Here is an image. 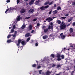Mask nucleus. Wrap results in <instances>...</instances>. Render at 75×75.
Returning <instances> with one entry per match:
<instances>
[{
  "mask_svg": "<svg viewBox=\"0 0 75 75\" xmlns=\"http://www.w3.org/2000/svg\"><path fill=\"white\" fill-rule=\"evenodd\" d=\"M13 29H15L16 28V25H13Z\"/></svg>",
  "mask_w": 75,
  "mask_h": 75,
  "instance_id": "obj_44",
  "label": "nucleus"
},
{
  "mask_svg": "<svg viewBox=\"0 0 75 75\" xmlns=\"http://www.w3.org/2000/svg\"><path fill=\"white\" fill-rule=\"evenodd\" d=\"M40 9L41 10H45V9L44 8V6H42L40 8Z\"/></svg>",
  "mask_w": 75,
  "mask_h": 75,
  "instance_id": "obj_16",
  "label": "nucleus"
},
{
  "mask_svg": "<svg viewBox=\"0 0 75 75\" xmlns=\"http://www.w3.org/2000/svg\"><path fill=\"white\" fill-rule=\"evenodd\" d=\"M41 66H39L37 67V69H39L41 68Z\"/></svg>",
  "mask_w": 75,
  "mask_h": 75,
  "instance_id": "obj_45",
  "label": "nucleus"
},
{
  "mask_svg": "<svg viewBox=\"0 0 75 75\" xmlns=\"http://www.w3.org/2000/svg\"><path fill=\"white\" fill-rule=\"evenodd\" d=\"M30 37L28 38L26 40V41L27 42H28V41H30Z\"/></svg>",
  "mask_w": 75,
  "mask_h": 75,
  "instance_id": "obj_30",
  "label": "nucleus"
},
{
  "mask_svg": "<svg viewBox=\"0 0 75 75\" xmlns=\"http://www.w3.org/2000/svg\"><path fill=\"white\" fill-rule=\"evenodd\" d=\"M35 1V0H31V1H30L29 3V5H31L33 4L34 3V2Z\"/></svg>",
  "mask_w": 75,
  "mask_h": 75,
  "instance_id": "obj_8",
  "label": "nucleus"
},
{
  "mask_svg": "<svg viewBox=\"0 0 75 75\" xmlns=\"http://www.w3.org/2000/svg\"><path fill=\"white\" fill-rule=\"evenodd\" d=\"M51 56L52 57H53V58H54V57H55V55H54V54H51Z\"/></svg>",
  "mask_w": 75,
  "mask_h": 75,
  "instance_id": "obj_33",
  "label": "nucleus"
},
{
  "mask_svg": "<svg viewBox=\"0 0 75 75\" xmlns=\"http://www.w3.org/2000/svg\"><path fill=\"white\" fill-rule=\"evenodd\" d=\"M69 16V14H68V13H67L65 15V17H67V16Z\"/></svg>",
  "mask_w": 75,
  "mask_h": 75,
  "instance_id": "obj_46",
  "label": "nucleus"
},
{
  "mask_svg": "<svg viewBox=\"0 0 75 75\" xmlns=\"http://www.w3.org/2000/svg\"><path fill=\"white\" fill-rule=\"evenodd\" d=\"M54 17H53L52 18H51L49 17H48V18H47L46 19V21H48V20H49V21H52V20H53V19H54Z\"/></svg>",
  "mask_w": 75,
  "mask_h": 75,
  "instance_id": "obj_4",
  "label": "nucleus"
},
{
  "mask_svg": "<svg viewBox=\"0 0 75 75\" xmlns=\"http://www.w3.org/2000/svg\"><path fill=\"white\" fill-rule=\"evenodd\" d=\"M70 32L71 33H72L74 31V29L72 28H71L69 29Z\"/></svg>",
  "mask_w": 75,
  "mask_h": 75,
  "instance_id": "obj_13",
  "label": "nucleus"
},
{
  "mask_svg": "<svg viewBox=\"0 0 75 75\" xmlns=\"http://www.w3.org/2000/svg\"><path fill=\"white\" fill-rule=\"evenodd\" d=\"M7 42L8 43H10V42H11V40H8L7 41Z\"/></svg>",
  "mask_w": 75,
  "mask_h": 75,
  "instance_id": "obj_27",
  "label": "nucleus"
},
{
  "mask_svg": "<svg viewBox=\"0 0 75 75\" xmlns=\"http://www.w3.org/2000/svg\"><path fill=\"white\" fill-rule=\"evenodd\" d=\"M30 34L31 33H28L25 35V37H28Z\"/></svg>",
  "mask_w": 75,
  "mask_h": 75,
  "instance_id": "obj_12",
  "label": "nucleus"
},
{
  "mask_svg": "<svg viewBox=\"0 0 75 75\" xmlns=\"http://www.w3.org/2000/svg\"><path fill=\"white\" fill-rule=\"evenodd\" d=\"M49 5H47L45 6V7L44 8H46V9H47V8H48L49 7Z\"/></svg>",
  "mask_w": 75,
  "mask_h": 75,
  "instance_id": "obj_28",
  "label": "nucleus"
},
{
  "mask_svg": "<svg viewBox=\"0 0 75 75\" xmlns=\"http://www.w3.org/2000/svg\"><path fill=\"white\" fill-rule=\"evenodd\" d=\"M34 10L33 9H31L28 11V13L29 14H32L33 13H34Z\"/></svg>",
  "mask_w": 75,
  "mask_h": 75,
  "instance_id": "obj_6",
  "label": "nucleus"
},
{
  "mask_svg": "<svg viewBox=\"0 0 75 75\" xmlns=\"http://www.w3.org/2000/svg\"><path fill=\"white\" fill-rule=\"evenodd\" d=\"M57 12L58 11H57V10H55V11H54L52 13L53 14H57Z\"/></svg>",
  "mask_w": 75,
  "mask_h": 75,
  "instance_id": "obj_14",
  "label": "nucleus"
},
{
  "mask_svg": "<svg viewBox=\"0 0 75 75\" xmlns=\"http://www.w3.org/2000/svg\"><path fill=\"white\" fill-rule=\"evenodd\" d=\"M20 1H21L20 0H17V4H18V3H19Z\"/></svg>",
  "mask_w": 75,
  "mask_h": 75,
  "instance_id": "obj_36",
  "label": "nucleus"
},
{
  "mask_svg": "<svg viewBox=\"0 0 75 75\" xmlns=\"http://www.w3.org/2000/svg\"><path fill=\"white\" fill-rule=\"evenodd\" d=\"M54 3V2L53 1H51L50 3H49V4L48 5L49 6H50V5H52V4Z\"/></svg>",
  "mask_w": 75,
  "mask_h": 75,
  "instance_id": "obj_24",
  "label": "nucleus"
},
{
  "mask_svg": "<svg viewBox=\"0 0 75 75\" xmlns=\"http://www.w3.org/2000/svg\"><path fill=\"white\" fill-rule=\"evenodd\" d=\"M11 37V35H8L7 36V38H9L10 37Z\"/></svg>",
  "mask_w": 75,
  "mask_h": 75,
  "instance_id": "obj_40",
  "label": "nucleus"
},
{
  "mask_svg": "<svg viewBox=\"0 0 75 75\" xmlns=\"http://www.w3.org/2000/svg\"><path fill=\"white\" fill-rule=\"evenodd\" d=\"M39 3H40L39 0L36 1V4H39Z\"/></svg>",
  "mask_w": 75,
  "mask_h": 75,
  "instance_id": "obj_32",
  "label": "nucleus"
},
{
  "mask_svg": "<svg viewBox=\"0 0 75 75\" xmlns=\"http://www.w3.org/2000/svg\"><path fill=\"white\" fill-rule=\"evenodd\" d=\"M34 42V41L33 40H31V42H30L31 44H32V43H33Z\"/></svg>",
  "mask_w": 75,
  "mask_h": 75,
  "instance_id": "obj_49",
  "label": "nucleus"
},
{
  "mask_svg": "<svg viewBox=\"0 0 75 75\" xmlns=\"http://www.w3.org/2000/svg\"><path fill=\"white\" fill-rule=\"evenodd\" d=\"M52 67H55V64H53L52 65Z\"/></svg>",
  "mask_w": 75,
  "mask_h": 75,
  "instance_id": "obj_54",
  "label": "nucleus"
},
{
  "mask_svg": "<svg viewBox=\"0 0 75 75\" xmlns=\"http://www.w3.org/2000/svg\"><path fill=\"white\" fill-rule=\"evenodd\" d=\"M48 38V36L46 35H45L43 37V38L44 40H45V39H47Z\"/></svg>",
  "mask_w": 75,
  "mask_h": 75,
  "instance_id": "obj_18",
  "label": "nucleus"
},
{
  "mask_svg": "<svg viewBox=\"0 0 75 75\" xmlns=\"http://www.w3.org/2000/svg\"><path fill=\"white\" fill-rule=\"evenodd\" d=\"M38 45V43H35V45L36 47H37Z\"/></svg>",
  "mask_w": 75,
  "mask_h": 75,
  "instance_id": "obj_41",
  "label": "nucleus"
},
{
  "mask_svg": "<svg viewBox=\"0 0 75 75\" xmlns=\"http://www.w3.org/2000/svg\"><path fill=\"white\" fill-rule=\"evenodd\" d=\"M30 18V16H29L28 17H26V19H27V20H28V19H29Z\"/></svg>",
  "mask_w": 75,
  "mask_h": 75,
  "instance_id": "obj_51",
  "label": "nucleus"
},
{
  "mask_svg": "<svg viewBox=\"0 0 75 75\" xmlns=\"http://www.w3.org/2000/svg\"><path fill=\"white\" fill-rule=\"evenodd\" d=\"M40 23H37V27H38V26H40Z\"/></svg>",
  "mask_w": 75,
  "mask_h": 75,
  "instance_id": "obj_39",
  "label": "nucleus"
},
{
  "mask_svg": "<svg viewBox=\"0 0 75 75\" xmlns=\"http://www.w3.org/2000/svg\"><path fill=\"white\" fill-rule=\"evenodd\" d=\"M57 23L59 24H60L61 23V21L60 20H58L57 21Z\"/></svg>",
  "mask_w": 75,
  "mask_h": 75,
  "instance_id": "obj_21",
  "label": "nucleus"
},
{
  "mask_svg": "<svg viewBox=\"0 0 75 75\" xmlns=\"http://www.w3.org/2000/svg\"><path fill=\"white\" fill-rule=\"evenodd\" d=\"M66 50V48H65V47H64V48H63L62 49V51H63V52H64V51H65Z\"/></svg>",
  "mask_w": 75,
  "mask_h": 75,
  "instance_id": "obj_35",
  "label": "nucleus"
},
{
  "mask_svg": "<svg viewBox=\"0 0 75 75\" xmlns=\"http://www.w3.org/2000/svg\"><path fill=\"white\" fill-rule=\"evenodd\" d=\"M25 12V8H22L20 11L21 13H24Z\"/></svg>",
  "mask_w": 75,
  "mask_h": 75,
  "instance_id": "obj_7",
  "label": "nucleus"
},
{
  "mask_svg": "<svg viewBox=\"0 0 75 75\" xmlns=\"http://www.w3.org/2000/svg\"><path fill=\"white\" fill-rule=\"evenodd\" d=\"M71 25V24H68L67 26V27H69V26H70V25Z\"/></svg>",
  "mask_w": 75,
  "mask_h": 75,
  "instance_id": "obj_58",
  "label": "nucleus"
},
{
  "mask_svg": "<svg viewBox=\"0 0 75 75\" xmlns=\"http://www.w3.org/2000/svg\"><path fill=\"white\" fill-rule=\"evenodd\" d=\"M52 10H51L49 12V14H51V13H52Z\"/></svg>",
  "mask_w": 75,
  "mask_h": 75,
  "instance_id": "obj_37",
  "label": "nucleus"
},
{
  "mask_svg": "<svg viewBox=\"0 0 75 75\" xmlns=\"http://www.w3.org/2000/svg\"><path fill=\"white\" fill-rule=\"evenodd\" d=\"M66 27H67V26L65 23H63L60 26V28L61 30H64L66 28Z\"/></svg>",
  "mask_w": 75,
  "mask_h": 75,
  "instance_id": "obj_2",
  "label": "nucleus"
},
{
  "mask_svg": "<svg viewBox=\"0 0 75 75\" xmlns=\"http://www.w3.org/2000/svg\"><path fill=\"white\" fill-rule=\"evenodd\" d=\"M19 20H20V16H19L17 18V21H19Z\"/></svg>",
  "mask_w": 75,
  "mask_h": 75,
  "instance_id": "obj_31",
  "label": "nucleus"
},
{
  "mask_svg": "<svg viewBox=\"0 0 75 75\" xmlns=\"http://www.w3.org/2000/svg\"><path fill=\"white\" fill-rule=\"evenodd\" d=\"M61 18H62V19H65V18H66V17H62Z\"/></svg>",
  "mask_w": 75,
  "mask_h": 75,
  "instance_id": "obj_47",
  "label": "nucleus"
},
{
  "mask_svg": "<svg viewBox=\"0 0 75 75\" xmlns=\"http://www.w3.org/2000/svg\"><path fill=\"white\" fill-rule=\"evenodd\" d=\"M51 73V72L49 70H47L46 72V75H50V74Z\"/></svg>",
  "mask_w": 75,
  "mask_h": 75,
  "instance_id": "obj_10",
  "label": "nucleus"
},
{
  "mask_svg": "<svg viewBox=\"0 0 75 75\" xmlns=\"http://www.w3.org/2000/svg\"><path fill=\"white\" fill-rule=\"evenodd\" d=\"M49 3H50V1H48L47 2H46L44 4V6H46V5H48V4H49Z\"/></svg>",
  "mask_w": 75,
  "mask_h": 75,
  "instance_id": "obj_15",
  "label": "nucleus"
},
{
  "mask_svg": "<svg viewBox=\"0 0 75 75\" xmlns=\"http://www.w3.org/2000/svg\"><path fill=\"white\" fill-rule=\"evenodd\" d=\"M50 25H49L48 26V28L46 29H44V33H47L48 32L49 30H50Z\"/></svg>",
  "mask_w": 75,
  "mask_h": 75,
  "instance_id": "obj_3",
  "label": "nucleus"
},
{
  "mask_svg": "<svg viewBox=\"0 0 75 75\" xmlns=\"http://www.w3.org/2000/svg\"><path fill=\"white\" fill-rule=\"evenodd\" d=\"M42 72V70H40L39 71V74H41V72Z\"/></svg>",
  "mask_w": 75,
  "mask_h": 75,
  "instance_id": "obj_43",
  "label": "nucleus"
},
{
  "mask_svg": "<svg viewBox=\"0 0 75 75\" xmlns=\"http://www.w3.org/2000/svg\"><path fill=\"white\" fill-rule=\"evenodd\" d=\"M56 6H57V4H55L54 5V7H56Z\"/></svg>",
  "mask_w": 75,
  "mask_h": 75,
  "instance_id": "obj_57",
  "label": "nucleus"
},
{
  "mask_svg": "<svg viewBox=\"0 0 75 75\" xmlns=\"http://www.w3.org/2000/svg\"><path fill=\"white\" fill-rule=\"evenodd\" d=\"M61 9V6H58L57 8V10H60Z\"/></svg>",
  "mask_w": 75,
  "mask_h": 75,
  "instance_id": "obj_29",
  "label": "nucleus"
},
{
  "mask_svg": "<svg viewBox=\"0 0 75 75\" xmlns=\"http://www.w3.org/2000/svg\"><path fill=\"white\" fill-rule=\"evenodd\" d=\"M60 35L61 36V37H62V36H63V33H62L60 34Z\"/></svg>",
  "mask_w": 75,
  "mask_h": 75,
  "instance_id": "obj_53",
  "label": "nucleus"
},
{
  "mask_svg": "<svg viewBox=\"0 0 75 75\" xmlns=\"http://www.w3.org/2000/svg\"><path fill=\"white\" fill-rule=\"evenodd\" d=\"M61 38H62V39H64V38H65V36L64 35H63L61 36Z\"/></svg>",
  "mask_w": 75,
  "mask_h": 75,
  "instance_id": "obj_25",
  "label": "nucleus"
},
{
  "mask_svg": "<svg viewBox=\"0 0 75 75\" xmlns=\"http://www.w3.org/2000/svg\"><path fill=\"white\" fill-rule=\"evenodd\" d=\"M14 30L13 29H12L11 30V32L10 33H14Z\"/></svg>",
  "mask_w": 75,
  "mask_h": 75,
  "instance_id": "obj_22",
  "label": "nucleus"
},
{
  "mask_svg": "<svg viewBox=\"0 0 75 75\" xmlns=\"http://www.w3.org/2000/svg\"><path fill=\"white\" fill-rule=\"evenodd\" d=\"M21 44L23 45H25L26 43H25V42L23 41L21 42Z\"/></svg>",
  "mask_w": 75,
  "mask_h": 75,
  "instance_id": "obj_19",
  "label": "nucleus"
},
{
  "mask_svg": "<svg viewBox=\"0 0 75 75\" xmlns=\"http://www.w3.org/2000/svg\"><path fill=\"white\" fill-rule=\"evenodd\" d=\"M61 67V65H57V68H59Z\"/></svg>",
  "mask_w": 75,
  "mask_h": 75,
  "instance_id": "obj_34",
  "label": "nucleus"
},
{
  "mask_svg": "<svg viewBox=\"0 0 75 75\" xmlns=\"http://www.w3.org/2000/svg\"><path fill=\"white\" fill-rule=\"evenodd\" d=\"M29 28L30 30H32V28H33V27L31 25H29Z\"/></svg>",
  "mask_w": 75,
  "mask_h": 75,
  "instance_id": "obj_20",
  "label": "nucleus"
},
{
  "mask_svg": "<svg viewBox=\"0 0 75 75\" xmlns=\"http://www.w3.org/2000/svg\"><path fill=\"white\" fill-rule=\"evenodd\" d=\"M45 28V26H43L42 27V29H44Z\"/></svg>",
  "mask_w": 75,
  "mask_h": 75,
  "instance_id": "obj_59",
  "label": "nucleus"
},
{
  "mask_svg": "<svg viewBox=\"0 0 75 75\" xmlns=\"http://www.w3.org/2000/svg\"><path fill=\"white\" fill-rule=\"evenodd\" d=\"M74 71H73L71 73V74H74Z\"/></svg>",
  "mask_w": 75,
  "mask_h": 75,
  "instance_id": "obj_60",
  "label": "nucleus"
},
{
  "mask_svg": "<svg viewBox=\"0 0 75 75\" xmlns=\"http://www.w3.org/2000/svg\"><path fill=\"white\" fill-rule=\"evenodd\" d=\"M56 75H60V74H56Z\"/></svg>",
  "mask_w": 75,
  "mask_h": 75,
  "instance_id": "obj_63",
  "label": "nucleus"
},
{
  "mask_svg": "<svg viewBox=\"0 0 75 75\" xmlns=\"http://www.w3.org/2000/svg\"><path fill=\"white\" fill-rule=\"evenodd\" d=\"M25 27H26V25H25V24H23L22 25V26L21 27V28L22 29H24Z\"/></svg>",
  "mask_w": 75,
  "mask_h": 75,
  "instance_id": "obj_17",
  "label": "nucleus"
},
{
  "mask_svg": "<svg viewBox=\"0 0 75 75\" xmlns=\"http://www.w3.org/2000/svg\"><path fill=\"white\" fill-rule=\"evenodd\" d=\"M36 66L37 64H34L32 65V67H33V68H35V67H36Z\"/></svg>",
  "mask_w": 75,
  "mask_h": 75,
  "instance_id": "obj_23",
  "label": "nucleus"
},
{
  "mask_svg": "<svg viewBox=\"0 0 75 75\" xmlns=\"http://www.w3.org/2000/svg\"><path fill=\"white\" fill-rule=\"evenodd\" d=\"M37 18H35L34 19L33 21H37Z\"/></svg>",
  "mask_w": 75,
  "mask_h": 75,
  "instance_id": "obj_42",
  "label": "nucleus"
},
{
  "mask_svg": "<svg viewBox=\"0 0 75 75\" xmlns=\"http://www.w3.org/2000/svg\"><path fill=\"white\" fill-rule=\"evenodd\" d=\"M34 31V30H32L31 31V33H33Z\"/></svg>",
  "mask_w": 75,
  "mask_h": 75,
  "instance_id": "obj_56",
  "label": "nucleus"
},
{
  "mask_svg": "<svg viewBox=\"0 0 75 75\" xmlns=\"http://www.w3.org/2000/svg\"><path fill=\"white\" fill-rule=\"evenodd\" d=\"M13 37H16V35L15 34H14V35H13Z\"/></svg>",
  "mask_w": 75,
  "mask_h": 75,
  "instance_id": "obj_52",
  "label": "nucleus"
},
{
  "mask_svg": "<svg viewBox=\"0 0 75 75\" xmlns=\"http://www.w3.org/2000/svg\"><path fill=\"white\" fill-rule=\"evenodd\" d=\"M28 0H24L25 1H27Z\"/></svg>",
  "mask_w": 75,
  "mask_h": 75,
  "instance_id": "obj_64",
  "label": "nucleus"
},
{
  "mask_svg": "<svg viewBox=\"0 0 75 75\" xmlns=\"http://www.w3.org/2000/svg\"><path fill=\"white\" fill-rule=\"evenodd\" d=\"M51 26H50V28L51 29V30H52L53 29V23L52 22L50 23Z\"/></svg>",
  "mask_w": 75,
  "mask_h": 75,
  "instance_id": "obj_9",
  "label": "nucleus"
},
{
  "mask_svg": "<svg viewBox=\"0 0 75 75\" xmlns=\"http://www.w3.org/2000/svg\"><path fill=\"white\" fill-rule=\"evenodd\" d=\"M57 61H61L62 59H64L65 56H64V55L62 54L61 56V54H58L57 55ZM60 57H61L62 59L60 58Z\"/></svg>",
  "mask_w": 75,
  "mask_h": 75,
  "instance_id": "obj_1",
  "label": "nucleus"
},
{
  "mask_svg": "<svg viewBox=\"0 0 75 75\" xmlns=\"http://www.w3.org/2000/svg\"><path fill=\"white\" fill-rule=\"evenodd\" d=\"M73 26H75V22H73L72 24Z\"/></svg>",
  "mask_w": 75,
  "mask_h": 75,
  "instance_id": "obj_48",
  "label": "nucleus"
},
{
  "mask_svg": "<svg viewBox=\"0 0 75 75\" xmlns=\"http://www.w3.org/2000/svg\"><path fill=\"white\" fill-rule=\"evenodd\" d=\"M10 40H11V42H13V41H14V40H15V38H12Z\"/></svg>",
  "mask_w": 75,
  "mask_h": 75,
  "instance_id": "obj_26",
  "label": "nucleus"
},
{
  "mask_svg": "<svg viewBox=\"0 0 75 75\" xmlns=\"http://www.w3.org/2000/svg\"><path fill=\"white\" fill-rule=\"evenodd\" d=\"M21 40L20 39H19L18 40V43L17 44V46H18V48H19V47H20V44L21 43Z\"/></svg>",
  "mask_w": 75,
  "mask_h": 75,
  "instance_id": "obj_5",
  "label": "nucleus"
},
{
  "mask_svg": "<svg viewBox=\"0 0 75 75\" xmlns=\"http://www.w3.org/2000/svg\"><path fill=\"white\" fill-rule=\"evenodd\" d=\"M36 62L37 63V64H38V61H37V60H36Z\"/></svg>",
  "mask_w": 75,
  "mask_h": 75,
  "instance_id": "obj_61",
  "label": "nucleus"
},
{
  "mask_svg": "<svg viewBox=\"0 0 75 75\" xmlns=\"http://www.w3.org/2000/svg\"><path fill=\"white\" fill-rule=\"evenodd\" d=\"M11 8H12L11 7L10 8H8L7 9H6V11L5 12V13H7V11H11V9H11Z\"/></svg>",
  "mask_w": 75,
  "mask_h": 75,
  "instance_id": "obj_11",
  "label": "nucleus"
},
{
  "mask_svg": "<svg viewBox=\"0 0 75 75\" xmlns=\"http://www.w3.org/2000/svg\"><path fill=\"white\" fill-rule=\"evenodd\" d=\"M10 1L9 0H7L6 2L7 3H10Z\"/></svg>",
  "mask_w": 75,
  "mask_h": 75,
  "instance_id": "obj_50",
  "label": "nucleus"
},
{
  "mask_svg": "<svg viewBox=\"0 0 75 75\" xmlns=\"http://www.w3.org/2000/svg\"><path fill=\"white\" fill-rule=\"evenodd\" d=\"M71 20H72V18H71L68 20V22H70V21H71Z\"/></svg>",
  "mask_w": 75,
  "mask_h": 75,
  "instance_id": "obj_38",
  "label": "nucleus"
},
{
  "mask_svg": "<svg viewBox=\"0 0 75 75\" xmlns=\"http://www.w3.org/2000/svg\"><path fill=\"white\" fill-rule=\"evenodd\" d=\"M17 31H15L14 33V34H15V35L16 34H17Z\"/></svg>",
  "mask_w": 75,
  "mask_h": 75,
  "instance_id": "obj_55",
  "label": "nucleus"
},
{
  "mask_svg": "<svg viewBox=\"0 0 75 75\" xmlns=\"http://www.w3.org/2000/svg\"><path fill=\"white\" fill-rule=\"evenodd\" d=\"M20 19H22V18H23L22 17H20Z\"/></svg>",
  "mask_w": 75,
  "mask_h": 75,
  "instance_id": "obj_62",
  "label": "nucleus"
}]
</instances>
